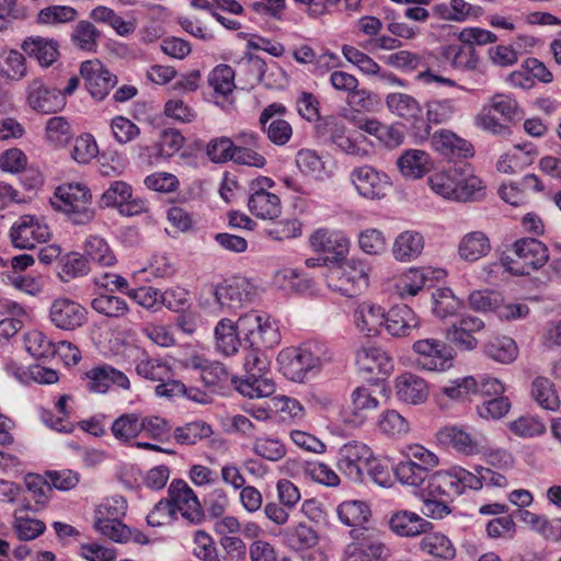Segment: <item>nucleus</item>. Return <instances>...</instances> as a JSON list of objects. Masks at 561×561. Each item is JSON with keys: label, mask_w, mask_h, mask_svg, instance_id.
<instances>
[{"label": "nucleus", "mask_w": 561, "mask_h": 561, "mask_svg": "<svg viewBox=\"0 0 561 561\" xmlns=\"http://www.w3.org/2000/svg\"><path fill=\"white\" fill-rule=\"evenodd\" d=\"M531 396L542 409L557 411L560 407V399L554 386L546 377H537L533 381Z\"/></svg>", "instance_id": "nucleus-48"}, {"label": "nucleus", "mask_w": 561, "mask_h": 561, "mask_svg": "<svg viewBox=\"0 0 561 561\" xmlns=\"http://www.w3.org/2000/svg\"><path fill=\"white\" fill-rule=\"evenodd\" d=\"M419 324L417 316L407 305L393 306L388 312H385L383 328L392 336H408L419 328Z\"/></svg>", "instance_id": "nucleus-24"}, {"label": "nucleus", "mask_w": 561, "mask_h": 561, "mask_svg": "<svg viewBox=\"0 0 561 561\" xmlns=\"http://www.w3.org/2000/svg\"><path fill=\"white\" fill-rule=\"evenodd\" d=\"M30 504L19 508L13 514L12 528L20 540H34L46 530L44 522L24 515V511L30 510Z\"/></svg>", "instance_id": "nucleus-39"}, {"label": "nucleus", "mask_w": 561, "mask_h": 561, "mask_svg": "<svg viewBox=\"0 0 561 561\" xmlns=\"http://www.w3.org/2000/svg\"><path fill=\"white\" fill-rule=\"evenodd\" d=\"M413 351L416 354L414 365L417 369L426 371H444L453 366V350L443 341L424 339L414 342Z\"/></svg>", "instance_id": "nucleus-11"}, {"label": "nucleus", "mask_w": 561, "mask_h": 561, "mask_svg": "<svg viewBox=\"0 0 561 561\" xmlns=\"http://www.w3.org/2000/svg\"><path fill=\"white\" fill-rule=\"evenodd\" d=\"M260 350L251 347L243 364L247 376L236 381L237 390L251 399L271 397L275 391L274 381L266 377L270 360Z\"/></svg>", "instance_id": "nucleus-4"}, {"label": "nucleus", "mask_w": 561, "mask_h": 561, "mask_svg": "<svg viewBox=\"0 0 561 561\" xmlns=\"http://www.w3.org/2000/svg\"><path fill=\"white\" fill-rule=\"evenodd\" d=\"M284 535L288 546L295 550H304L310 548L318 541L316 531L302 523L286 529Z\"/></svg>", "instance_id": "nucleus-54"}, {"label": "nucleus", "mask_w": 561, "mask_h": 561, "mask_svg": "<svg viewBox=\"0 0 561 561\" xmlns=\"http://www.w3.org/2000/svg\"><path fill=\"white\" fill-rule=\"evenodd\" d=\"M23 51L30 57H34L41 66L49 67L58 55V43L51 38L32 36L27 37L22 44Z\"/></svg>", "instance_id": "nucleus-35"}, {"label": "nucleus", "mask_w": 561, "mask_h": 561, "mask_svg": "<svg viewBox=\"0 0 561 561\" xmlns=\"http://www.w3.org/2000/svg\"><path fill=\"white\" fill-rule=\"evenodd\" d=\"M296 164L299 170L306 174L314 178H322L324 173V161L322 158L311 149H301L296 154Z\"/></svg>", "instance_id": "nucleus-64"}, {"label": "nucleus", "mask_w": 561, "mask_h": 561, "mask_svg": "<svg viewBox=\"0 0 561 561\" xmlns=\"http://www.w3.org/2000/svg\"><path fill=\"white\" fill-rule=\"evenodd\" d=\"M192 551L202 561H221L214 539L204 530L195 531Z\"/></svg>", "instance_id": "nucleus-63"}, {"label": "nucleus", "mask_w": 561, "mask_h": 561, "mask_svg": "<svg viewBox=\"0 0 561 561\" xmlns=\"http://www.w3.org/2000/svg\"><path fill=\"white\" fill-rule=\"evenodd\" d=\"M144 424L141 425V433L148 438L164 443L171 437L170 422L159 415H145L142 414Z\"/></svg>", "instance_id": "nucleus-58"}, {"label": "nucleus", "mask_w": 561, "mask_h": 561, "mask_svg": "<svg viewBox=\"0 0 561 561\" xmlns=\"http://www.w3.org/2000/svg\"><path fill=\"white\" fill-rule=\"evenodd\" d=\"M50 229L43 217L20 216L10 228V239L14 248L33 249L50 238Z\"/></svg>", "instance_id": "nucleus-13"}, {"label": "nucleus", "mask_w": 561, "mask_h": 561, "mask_svg": "<svg viewBox=\"0 0 561 561\" xmlns=\"http://www.w3.org/2000/svg\"><path fill=\"white\" fill-rule=\"evenodd\" d=\"M423 249V236L417 231L405 230L394 239L392 254L399 262H411L421 255Z\"/></svg>", "instance_id": "nucleus-33"}, {"label": "nucleus", "mask_w": 561, "mask_h": 561, "mask_svg": "<svg viewBox=\"0 0 561 561\" xmlns=\"http://www.w3.org/2000/svg\"><path fill=\"white\" fill-rule=\"evenodd\" d=\"M360 129L374 136L387 149H396L404 141V131L399 123L385 124L377 119H366Z\"/></svg>", "instance_id": "nucleus-29"}, {"label": "nucleus", "mask_w": 561, "mask_h": 561, "mask_svg": "<svg viewBox=\"0 0 561 561\" xmlns=\"http://www.w3.org/2000/svg\"><path fill=\"white\" fill-rule=\"evenodd\" d=\"M350 180L357 193L368 199H381L391 188L390 178L370 165L354 168Z\"/></svg>", "instance_id": "nucleus-14"}, {"label": "nucleus", "mask_w": 561, "mask_h": 561, "mask_svg": "<svg viewBox=\"0 0 561 561\" xmlns=\"http://www.w3.org/2000/svg\"><path fill=\"white\" fill-rule=\"evenodd\" d=\"M405 459L415 463L428 476L430 471L439 465V458L436 454L419 444L408 445L405 447Z\"/></svg>", "instance_id": "nucleus-57"}, {"label": "nucleus", "mask_w": 561, "mask_h": 561, "mask_svg": "<svg viewBox=\"0 0 561 561\" xmlns=\"http://www.w3.org/2000/svg\"><path fill=\"white\" fill-rule=\"evenodd\" d=\"M273 186L274 181L266 176L257 178L250 183L248 207L253 216L264 220H274L280 216V198L268 191Z\"/></svg>", "instance_id": "nucleus-10"}, {"label": "nucleus", "mask_w": 561, "mask_h": 561, "mask_svg": "<svg viewBox=\"0 0 561 561\" xmlns=\"http://www.w3.org/2000/svg\"><path fill=\"white\" fill-rule=\"evenodd\" d=\"M394 389L400 401L413 405L424 403L430 394L426 380L412 373L399 375L396 378Z\"/></svg>", "instance_id": "nucleus-23"}, {"label": "nucleus", "mask_w": 561, "mask_h": 561, "mask_svg": "<svg viewBox=\"0 0 561 561\" xmlns=\"http://www.w3.org/2000/svg\"><path fill=\"white\" fill-rule=\"evenodd\" d=\"M534 161L533 149L527 147L515 146L512 150L502 154L496 163L500 172L513 174L522 171L524 168L530 165Z\"/></svg>", "instance_id": "nucleus-40"}, {"label": "nucleus", "mask_w": 561, "mask_h": 561, "mask_svg": "<svg viewBox=\"0 0 561 561\" xmlns=\"http://www.w3.org/2000/svg\"><path fill=\"white\" fill-rule=\"evenodd\" d=\"M356 365L359 370L376 375L387 376L392 371L391 358L379 347L362 348L356 354Z\"/></svg>", "instance_id": "nucleus-31"}, {"label": "nucleus", "mask_w": 561, "mask_h": 561, "mask_svg": "<svg viewBox=\"0 0 561 561\" xmlns=\"http://www.w3.org/2000/svg\"><path fill=\"white\" fill-rule=\"evenodd\" d=\"M391 529L399 536L413 537L426 533L432 524L416 513L409 511L397 512L390 518Z\"/></svg>", "instance_id": "nucleus-37"}, {"label": "nucleus", "mask_w": 561, "mask_h": 561, "mask_svg": "<svg viewBox=\"0 0 561 561\" xmlns=\"http://www.w3.org/2000/svg\"><path fill=\"white\" fill-rule=\"evenodd\" d=\"M378 407L379 400L369 388L356 387L351 393V403L345 411L344 421L353 426H360Z\"/></svg>", "instance_id": "nucleus-22"}, {"label": "nucleus", "mask_w": 561, "mask_h": 561, "mask_svg": "<svg viewBox=\"0 0 561 561\" xmlns=\"http://www.w3.org/2000/svg\"><path fill=\"white\" fill-rule=\"evenodd\" d=\"M213 427L205 421H193L179 426L173 432V438L181 445H195L213 435Z\"/></svg>", "instance_id": "nucleus-42"}, {"label": "nucleus", "mask_w": 561, "mask_h": 561, "mask_svg": "<svg viewBox=\"0 0 561 561\" xmlns=\"http://www.w3.org/2000/svg\"><path fill=\"white\" fill-rule=\"evenodd\" d=\"M84 380L89 391L94 393H105L112 385L124 390L130 388L128 377L123 371L110 365L92 367L84 373Z\"/></svg>", "instance_id": "nucleus-21"}, {"label": "nucleus", "mask_w": 561, "mask_h": 561, "mask_svg": "<svg viewBox=\"0 0 561 561\" xmlns=\"http://www.w3.org/2000/svg\"><path fill=\"white\" fill-rule=\"evenodd\" d=\"M456 111L453 99L432 100L426 103V118L430 124H445L451 119Z\"/></svg>", "instance_id": "nucleus-61"}, {"label": "nucleus", "mask_w": 561, "mask_h": 561, "mask_svg": "<svg viewBox=\"0 0 561 561\" xmlns=\"http://www.w3.org/2000/svg\"><path fill=\"white\" fill-rule=\"evenodd\" d=\"M373 456L371 449L366 444L357 440L348 442L339 450L337 468L353 482H364Z\"/></svg>", "instance_id": "nucleus-12"}, {"label": "nucleus", "mask_w": 561, "mask_h": 561, "mask_svg": "<svg viewBox=\"0 0 561 561\" xmlns=\"http://www.w3.org/2000/svg\"><path fill=\"white\" fill-rule=\"evenodd\" d=\"M385 310L371 301H363L354 311V322L358 331L376 335L383 328Z\"/></svg>", "instance_id": "nucleus-30"}, {"label": "nucleus", "mask_w": 561, "mask_h": 561, "mask_svg": "<svg viewBox=\"0 0 561 561\" xmlns=\"http://www.w3.org/2000/svg\"><path fill=\"white\" fill-rule=\"evenodd\" d=\"M385 102L392 115L410 123L412 126L416 127L419 123H423V108L412 95L400 92L389 93Z\"/></svg>", "instance_id": "nucleus-26"}, {"label": "nucleus", "mask_w": 561, "mask_h": 561, "mask_svg": "<svg viewBox=\"0 0 561 561\" xmlns=\"http://www.w3.org/2000/svg\"><path fill=\"white\" fill-rule=\"evenodd\" d=\"M51 207L64 213L75 225H84L94 217L90 190L80 183L58 186L50 198Z\"/></svg>", "instance_id": "nucleus-3"}, {"label": "nucleus", "mask_w": 561, "mask_h": 561, "mask_svg": "<svg viewBox=\"0 0 561 561\" xmlns=\"http://www.w3.org/2000/svg\"><path fill=\"white\" fill-rule=\"evenodd\" d=\"M27 103L33 110L49 114L64 108L66 99L60 90L46 84L42 79H34L27 88Z\"/></svg>", "instance_id": "nucleus-18"}, {"label": "nucleus", "mask_w": 561, "mask_h": 561, "mask_svg": "<svg viewBox=\"0 0 561 561\" xmlns=\"http://www.w3.org/2000/svg\"><path fill=\"white\" fill-rule=\"evenodd\" d=\"M253 451L263 459L276 462L285 457L286 447L278 438L263 436L254 440Z\"/></svg>", "instance_id": "nucleus-55"}, {"label": "nucleus", "mask_w": 561, "mask_h": 561, "mask_svg": "<svg viewBox=\"0 0 561 561\" xmlns=\"http://www.w3.org/2000/svg\"><path fill=\"white\" fill-rule=\"evenodd\" d=\"M25 485L31 494V500L35 503V511H39L45 507L53 493L51 485L48 480L37 474H28L25 478Z\"/></svg>", "instance_id": "nucleus-59"}, {"label": "nucleus", "mask_w": 561, "mask_h": 561, "mask_svg": "<svg viewBox=\"0 0 561 561\" xmlns=\"http://www.w3.org/2000/svg\"><path fill=\"white\" fill-rule=\"evenodd\" d=\"M244 280H234L232 283L219 284L216 287H209L206 294L213 297L217 307L220 309L236 310L242 304L249 300V293L245 290Z\"/></svg>", "instance_id": "nucleus-25"}, {"label": "nucleus", "mask_w": 561, "mask_h": 561, "mask_svg": "<svg viewBox=\"0 0 561 561\" xmlns=\"http://www.w3.org/2000/svg\"><path fill=\"white\" fill-rule=\"evenodd\" d=\"M99 37V31L89 21L78 22L71 34L75 46L85 51H95Z\"/></svg>", "instance_id": "nucleus-52"}, {"label": "nucleus", "mask_w": 561, "mask_h": 561, "mask_svg": "<svg viewBox=\"0 0 561 561\" xmlns=\"http://www.w3.org/2000/svg\"><path fill=\"white\" fill-rule=\"evenodd\" d=\"M443 56L450 61V65L458 69H473L478 59L471 47L449 45L444 48Z\"/></svg>", "instance_id": "nucleus-62"}, {"label": "nucleus", "mask_w": 561, "mask_h": 561, "mask_svg": "<svg viewBox=\"0 0 561 561\" xmlns=\"http://www.w3.org/2000/svg\"><path fill=\"white\" fill-rule=\"evenodd\" d=\"M433 312L440 319L454 316L460 308V300L450 288H437L433 294Z\"/></svg>", "instance_id": "nucleus-50"}, {"label": "nucleus", "mask_w": 561, "mask_h": 561, "mask_svg": "<svg viewBox=\"0 0 561 561\" xmlns=\"http://www.w3.org/2000/svg\"><path fill=\"white\" fill-rule=\"evenodd\" d=\"M426 280L424 271L411 268L396 283V290L401 298L414 297L424 288Z\"/></svg>", "instance_id": "nucleus-53"}, {"label": "nucleus", "mask_w": 561, "mask_h": 561, "mask_svg": "<svg viewBox=\"0 0 561 561\" xmlns=\"http://www.w3.org/2000/svg\"><path fill=\"white\" fill-rule=\"evenodd\" d=\"M136 373L144 379L160 382L171 377L170 366L159 358L144 356L136 363Z\"/></svg>", "instance_id": "nucleus-49"}, {"label": "nucleus", "mask_w": 561, "mask_h": 561, "mask_svg": "<svg viewBox=\"0 0 561 561\" xmlns=\"http://www.w3.org/2000/svg\"><path fill=\"white\" fill-rule=\"evenodd\" d=\"M420 549L442 560H451L456 556L451 541L439 533L425 535L420 541Z\"/></svg>", "instance_id": "nucleus-44"}, {"label": "nucleus", "mask_w": 561, "mask_h": 561, "mask_svg": "<svg viewBox=\"0 0 561 561\" xmlns=\"http://www.w3.org/2000/svg\"><path fill=\"white\" fill-rule=\"evenodd\" d=\"M370 266L364 260H344L328 277V285L346 297L359 295L369 286Z\"/></svg>", "instance_id": "nucleus-5"}, {"label": "nucleus", "mask_w": 561, "mask_h": 561, "mask_svg": "<svg viewBox=\"0 0 561 561\" xmlns=\"http://www.w3.org/2000/svg\"><path fill=\"white\" fill-rule=\"evenodd\" d=\"M510 432L519 438H535L546 433V424L535 415L525 414L507 423Z\"/></svg>", "instance_id": "nucleus-47"}, {"label": "nucleus", "mask_w": 561, "mask_h": 561, "mask_svg": "<svg viewBox=\"0 0 561 561\" xmlns=\"http://www.w3.org/2000/svg\"><path fill=\"white\" fill-rule=\"evenodd\" d=\"M84 253L94 264L102 267L114 266L117 259L105 239L90 236L84 242Z\"/></svg>", "instance_id": "nucleus-41"}, {"label": "nucleus", "mask_w": 561, "mask_h": 561, "mask_svg": "<svg viewBox=\"0 0 561 561\" xmlns=\"http://www.w3.org/2000/svg\"><path fill=\"white\" fill-rule=\"evenodd\" d=\"M208 83L215 93L227 96L236 88L234 70L229 65H218L209 73Z\"/></svg>", "instance_id": "nucleus-51"}, {"label": "nucleus", "mask_w": 561, "mask_h": 561, "mask_svg": "<svg viewBox=\"0 0 561 561\" xmlns=\"http://www.w3.org/2000/svg\"><path fill=\"white\" fill-rule=\"evenodd\" d=\"M351 537L352 542L344 549L343 561H380L387 558L389 550L376 530L353 528Z\"/></svg>", "instance_id": "nucleus-9"}, {"label": "nucleus", "mask_w": 561, "mask_h": 561, "mask_svg": "<svg viewBox=\"0 0 561 561\" xmlns=\"http://www.w3.org/2000/svg\"><path fill=\"white\" fill-rule=\"evenodd\" d=\"M436 439L439 445L466 456L477 455L482 450L480 440L462 425L442 427L436 433Z\"/></svg>", "instance_id": "nucleus-20"}, {"label": "nucleus", "mask_w": 561, "mask_h": 561, "mask_svg": "<svg viewBox=\"0 0 561 561\" xmlns=\"http://www.w3.org/2000/svg\"><path fill=\"white\" fill-rule=\"evenodd\" d=\"M400 173L407 179H420L432 168L430 154L420 149L404 150L397 160Z\"/></svg>", "instance_id": "nucleus-32"}, {"label": "nucleus", "mask_w": 561, "mask_h": 561, "mask_svg": "<svg viewBox=\"0 0 561 561\" xmlns=\"http://www.w3.org/2000/svg\"><path fill=\"white\" fill-rule=\"evenodd\" d=\"M237 328L250 347L270 348L280 340L278 328L270 316L260 311H250L237 321Z\"/></svg>", "instance_id": "nucleus-6"}, {"label": "nucleus", "mask_w": 561, "mask_h": 561, "mask_svg": "<svg viewBox=\"0 0 561 561\" xmlns=\"http://www.w3.org/2000/svg\"><path fill=\"white\" fill-rule=\"evenodd\" d=\"M329 346L320 341L310 340L297 347L283 350L277 357L283 375L295 382H304L310 374H317L332 360Z\"/></svg>", "instance_id": "nucleus-2"}, {"label": "nucleus", "mask_w": 561, "mask_h": 561, "mask_svg": "<svg viewBox=\"0 0 561 561\" xmlns=\"http://www.w3.org/2000/svg\"><path fill=\"white\" fill-rule=\"evenodd\" d=\"M490 251V239L483 231L466 233L458 244V254L461 260L467 262H476L488 255Z\"/></svg>", "instance_id": "nucleus-36"}, {"label": "nucleus", "mask_w": 561, "mask_h": 561, "mask_svg": "<svg viewBox=\"0 0 561 561\" xmlns=\"http://www.w3.org/2000/svg\"><path fill=\"white\" fill-rule=\"evenodd\" d=\"M379 430L388 436H402L410 431L409 422L396 410L382 412L378 420Z\"/></svg>", "instance_id": "nucleus-60"}, {"label": "nucleus", "mask_w": 561, "mask_h": 561, "mask_svg": "<svg viewBox=\"0 0 561 561\" xmlns=\"http://www.w3.org/2000/svg\"><path fill=\"white\" fill-rule=\"evenodd\" d=\"M478 486V480L472 472L462 467H453L449 470H438L434 472L427 484L428 496L443 497L453 501L455 497L465 493L467 489Z\"/></svg>", "instance_id": "nucleus-7"}, {"label": "nucleus", "mask_w": 561, "mask_h": 561, "mask_svg": "<svg viewBox=\"0 0 561 561\" xmlns=\"http://www.w3.org/2000/svg\"><path fill=\"white\" fill-rule=\"evenodd\" d=\"M90 271L89 261L80 253H68L60 260V277L68 282L71 278L87 275Z\"/></svg>", "instance_id": "nucleus-56"}, {"label": "nucleus", "mask_w": 561, "mask_h": 561, "mask_svg": "<svg viewBox=\"0 0 561 561\" xmlns=\"http://www.w3.org/2000/svg\"><path fill=\"white\" fill-rule=\"evenodd\" d=\"M142 413L126 412L116 417L111 425V433L122 444H130L141 434Z\"/></svg>", "instance_id": "nucleus-34"}, {"label": "nucleus", "mask_w": 561, "mask_h": 561, "mask_svg": "<svg viewBox=\"0 0 561 561\" xmlns=\"http://www.w3.org/2000/svg\"><path fill=\"white\" fill-rule=\"evenodd\" d=\"M80 76L88 92L96 101L104 100L117 84V77L98 59L83 61L80 66Z\"/></svg>", "instance_id": "nucleus-16"}, {"label": "nucleus", "mask_w": 561, "mask_h": 561, "mask_svg": "<svg viewBox=\"0 0 561 561\" xmlns=\"http://www.w3.org/2000/svg\"><path fill=\"white\" fill-rule=\"evenodd\" d=\"M337 515L340 520L354 528H363L370 517V510L365 502L346 501L339 505Z\"/></svg>", "instance_id": "nucleus-45"}, {"label": "nucleus", "mask_w": 561, "mask_h": 561, "mask_svg": "<svg viewBox=\"0 0 561 561\" xmlns=\"http://www.w3.org/2000/svg\"><path fill=\"white\" fill-rule=\"evenodd\" d=\"M286 111L282 103H272L261 112L259 117L263 131L276 146L286 145L293 136L291 125L283 118Z\"/></svg>", "instance_id": "nucleus-17"}, {"label": "nucleus", "mask_w": 561, "mask_h": 561, "mask_svg": "<svg viewBox=\"0 0 561 561\" xmlns=\"http://www.w3.org/2000/svg\"><path fill=\"white\" fill-rule=\"evenodd\" d=\"M91 307L98 313L114 319L123 318L129 312L128 304L124 298L110 294L93 298Z\"/></svg>", "instance_id": "nucleus-46"}, {"label": "nucleus", "mask_w": 561, "mask_h": 561, "mask_svg": "<svg viewBox=\"0 0 561 561\" xmlns=\"http://www.w3.org/2000/svg\"><path fill=\"white\" fill-rule=\"evenodd\" d=\"M428 184L434 193L453 202H473L485 194L483 181L468 164L435 172L428 178Z\"/></svg>", "instance_id": "nucleus-1"}, {"label": "nucleus", "mask_w": 561, "mask_h": 561, "mask_svg": "<svg viewBox=\"0 0 561 561\" xmlns=\"http://www.w3.org/2000/svg\"><path fill=\"white\" fill-rule=\"evenodd\" d=\"M513 249L516 260L502 259L503 266L513 275H528L543 266L549 257L547 247L535 238L517 240Z\"/></svg>", "instance_id": "nucleus-8"}, {"label": "nucleus", "mask_w": 561, "mask_h": 561, "mask_svg": "<svg viewBox=\"0 0 561 561\" xmlns=\"http://www.w3.org/2000/svg\"><path fill=\"white\" fill-rule=\"evenodd\" d=\"M169 502L173 506L174 515L178 512L192 524H198L204 519L202 505L192 490L183 480H173L168 490Z\"/></svg>", "instance_id": "nucleus-15"}, {"label": "nucleus", "mask_w": 561, "mask_h": 561, "mask_svg": "<svg viewBox=\"0 0 561 561\" xmlns=\"http://www.w3.org/2000/svg\"><path fill=\"white\" fill-rule=\"evenodd\" d=\"M309 241L314 251L331 253L335 259H343L350 248V239L345 234L325 228L316 230Z\"/></svg>", "instance_id": "nucleus-27"}, {"label": "nucleus", "mask_w": 561, "mask_h": 561, "mask_svg": "<svg viewBox=\"0 0 561 561\" xmlns=\"http://www.w3.org/2000/svg\"><path fill=\"white\" fill-rule=\"evenodd\" d=\"M486 356L502 364L514 362L518 355L515 341L508 336H495L484 346Z\"/></svg>", "instance_id": "nucleus-43"}, {"label": "nucleus", "mask_w": 561, "mask_h": 561, "mask_svg": "<svg viewBox=\"0 0 561 561\" xmlns=\"http://www.w3.org/2000/svg\"><path fill=\"white\" fill-rule=\"evenodd\" d=\"M87 309L69 298L60 297L53 301L49 318L61 330H75L87 321Z\"/></svg>", "instance_id": "nucleus-19"}, {"label": "nucleus", "mask_w": 561, "mask_h": 561, "mask_svg": "<svg viewBox=\"0 0 561 561\" xmlns=\"http://www.w3.org/2000/svg\"><path fill=\"white\" fill-rule=\"evenodd\" d=\"M431 146L443 156L469 158L474 152L473 146L469 141L447 129L435 131L431 137Z\"/></svg>", "instance_id": "nucleus-28"}, {"label": "nucleus", "mask_w": 561, "mask_h": 561, "mask_svg": "<svg viewBox=\"0 0 561 561\" xmlns=\"http://www.w3.org/2000/svg\"><path fill=\"white\" fill-rule=\"evenodd\" d=\"M237 322L230 319H221L215 327L216 348L225 356H232L238 353L241 345Z\"/></svg>", "instance_id": "nucleus-38"}]
</instances>
